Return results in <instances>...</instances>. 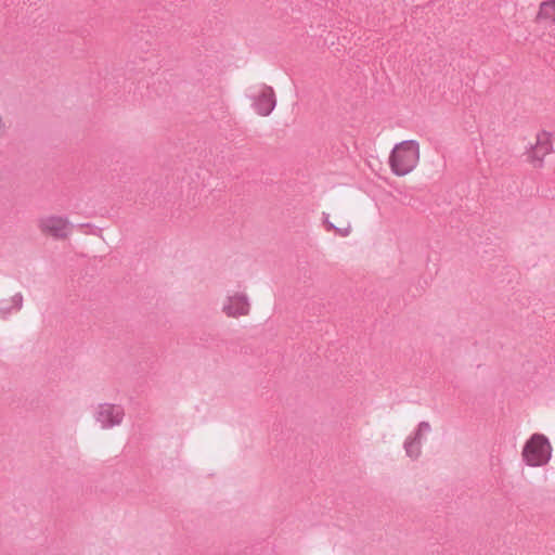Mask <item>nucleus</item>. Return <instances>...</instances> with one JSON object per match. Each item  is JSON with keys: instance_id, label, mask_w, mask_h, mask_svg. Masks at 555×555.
<instances>
[{"instance_id": "f257e3e1", "label": "nucleus", "mask_w": 555, "mask_h": 555, "mask_svg": "<svg viewBox=\"0 0 555 555\" xmlns=\"http://www.w3.org/2000/svg\"><path fill=\"white\" fill-rule=\"evenodd\" d=\"M421 158V144L417 140H403L392 147L388 165L393 175L403 177L412 172Z\"/></svg>"}, {"instance_id": "f03ea898", "label": "nucleus", "mask_w": 555, "mask_h": 555, "mask_svg": "<svg viewBox=\"0 0 555 555\" xmlns=\"http://www.w3.org/2000/svg\"><path fill=\"white\" fill-rule=\"evenodd\" d=\"M553 455V447L548 438L543 434H532L524 443L521 460L529 467H542L550 463Z\"/></svg>"}, {"instance_id": "7ed1b4c3", "label": "nucleus", "mask_w": 555, "mask_h": 555, "mask_svg": "<svg viewBox=\"0 0 555 555\" xmlns=\"http://www.w3.org/2000/svg\"><path fill=\"white\" fill-rule=\"evenodd\" d=\"M39 229L47 236L65 240L72 234L73 225L68 218L51 215L39 220Z\"/></svg>"}, {"instance_id": "20e7f679", "label": "nucleus", "mask_w": 555, "mask_h": 555, "mask_svg": "<svg viewBox=\"0 0 555 555\" xmlns=\"http://www.w3.org/2000/svg\"><path fill=\"white\" fill-rule=\"evenodd\" d=\"M553 152V139L551 133L541 131L535 137V142L527 151V160L533 167H541L545 157Z\"/></svg>"}, {"instance_id": "39448f33", "label": "nucleus", "mask_w": 555, "mask_h": 555, "mask_svg": "<svg viewBox=\"0 0 555 555\" xmlns=\"http://www.w3.org/2000/svg\"><path fill=\"white\" fill-rule=\"evenodd\" d=\"M222 312L228 318L238 319L250 312V302L245 292H232L227 295L222 304Z\"/></svg>"}, {"instance_id": "423d86ee", "label": "nucleus", "mask_w": 555, "mask_h": 555, "mask_svg": "<svg viewBox=\"0 0 555 555\" xmlns=\"http://www.w3.org/2000/svg\"><path fill=\"white\" fill-rule=\"evenodd\" d=\"M254 108L260 116H268L275 107V93L272 87L261 85L251 95Z\"/></svg>"}, {"instance_id": "0eeeda50", "label": "nucleus", "mask_w": 555, "mask_h": 555, "mask_svg": "<svg viewBox=\"0 0 555 555\" xmlns=\"http://www.w3.org/2000/svg\"><path fill=\"white\" fill-rule=\"evenodd\" d=\"M95 420L104 429L120 425L124 420V410L119 405L103 403L95 412Z\"/></svg>"}, {"instance_id": "6e6552de", "label": "nucleus", "mask_w": 555, "mask_h": 555, "mask_svg": "<svg viewBox=\"0 0 555 555\" xmlns=\"http://www.w3.org/2000/svg\"><path fill=\"white\" fill-rule=\"evenodd\" d=\"M535 22L541 25L555 24V0H546L540 3Z\"/></svg>"}, {"instance_id": "1a4fd4ad", "label": "nucleus", "mask_w": 555, "mask_h": 555, "mask_svg": "<svg viewBox=\"0 0 555 555\" xmlns=\"http://www.w3.org/2000/svg\"><path fill=\"white\" fill-rule=\"evenodd\" d=\"M334 223L326 221L328 229H333L339 236H349L352 232L351 222L343 215H336L334 217Z\"/></svg>"}, {"instance_id": "9d476101", "label": "nucleus", "mask_w": 555, "mask_h": 555, "mask_svg": "<svg viewBox=\"0 0 555 555\" xmlns=\"http://www.w3.org/2000/svg\"><path fill=\"white\" fill-rule=\"evenodd\" d=\"M421 447L422 434L420 430L414 436L409 437L404 443L405 452L412 459H417L421 455Z\"/></svg>"}, {"instance_id": "9b49d317", "label": "nucleus", "mask_w": 555, "mask_h": 555, "mask_svg": "<svg viewBox=\"0 0 555 555\" xmlns=\"http://www.w3.org/2000/svg\"><path fill=\"white\" fill-rule=\"evenodd\" d=\"M4 128V122L2 117L0 116V130Z\"/></svg>"}]
</instances>
